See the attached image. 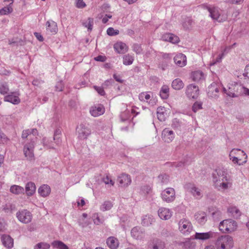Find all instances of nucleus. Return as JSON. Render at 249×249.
<instances>
[{
	"mask_svg": "<svg viewBox=\"0 0 249 249\" xmlns=\"http://www.w3.org/2000/svg\"><path fill=\"white\" fill-rule=\"evenodd\" d=\"M161 196L163 201L171 202L175 199V191L173 188H168L162 192Z\"/></svg>",
	"mask_w": 249,
	"mask_h": 249,
	"instance_id": "nucleus-10",
	"label": "nucleus"
},
{
	"mask_svg": "<svg viewBox=\"0 0 249 249\" xmlns=\"http://www.w3.org/2000/svg\"><path fill=\"white\" fill-rule=\"evenodd\" d=\"M157 114L158 119L160 121H164L166 118V114L165 113V108L160 107L157 109Z\"/></svg>",
	"mask_w": 249,
	"mask_h": 249,
	"instance_id": "nucleus-38",
	"label": "nucleus"
},
{
	"mask_svg": "<svg viewBox=\"0 0 249 249\" xmlns=\"http://www.w3.org/2000/svg\"><path fill=\"white\" fill-rule=\"evenodd\" d=\"M229 158L234 163L241 165L247 162L248 156L243 150L234 148L231 151Z\"/></svg>",
	"mask_w": 249,
	"mask_h": 249,
	"instance_id": "nucleus-5",
	"label": "nucleus"
},
{
	"mask_svg": "<svg viewBox=\"0 0 249 249\" xmlns=\"http://www.w3.org/2000/svg\"><path fill=\"white\" fill-rule=\"evenodd\" d=\"M38 192L41 196L46 197L50 194L51 188L48 185L44 184L39 188Z\"/></svg>",
	"mask_w": 249,
	"mask_h": 249,
	"instance_id": "nucleus-30",
	"label": "nucleus"
},
{
	"mask_svg": "<svg viewBox=\"0 0 249 249\" xmlns=\"http://www.w3.org/2000/svg\"><path fill=\"white\" fill-rule=\"evenodd\" d=\"M118 181L122 186H127L130 184L131 178L129 175L126 174H122L119 176Z\"/></svg>",
	"mask_w": 249,
	"mask_h": 249,
	"instance_id": "nucleus-21",
	"label": "nucleus"
},
{
	"mask_svg": "<svg viewBox=\"0 0 249 249\" xmlns=\"http://www.w3.org/2000/svg\"><path fill=\"white\" fill-rule=\"evenodd\" d=\"M86 6L83 0H77L76 7L78 8H83Z\"/></svg>",
	"mask_w": 249,
	"mask_h": 249,
	"instance_id": "nucleus-59",
	"label": "nucleus"
},
{
	"mask_svg": "<svg viewBox=\"0 0 249 249\" xmlns=\"http://www.w3.org/2000/svg\"><path fill=\"white\" fill-rule=\"evenodd\" d=\"M244 75L249 78V64L245 68Z\"/></svg>",
	"mask_w": 249,
	"mask_h": 249,
	"instance_id": "nucleus-63",
	"label": "nucleus"
},
{
	"mask_svg": "<svg viewBox=\"0 0 249 249\" xmlns=\"http://www.w3.org/2000/svg\"><path fill=\"white\" fill-rule=\"evenodd\" d=\"M9 91L8 85L6 83H2L0 85V93L1 94L4 95L6 94Z\"/></svg>",
	"mask_w": 249,
	"mask_h": 249,
	"instance_id": "nucleus-47",
	"label": "nucleus"
},
{
	"mask_svg": "<svg viewBox=\"0 0 249 249\" xmlns=\"http://www.w3.org/2000/svg\"><path fill=\"white\" fill-rule=\"evenodd\" d=\"M107 34L108 35L110 36H113L115 35H118L119 33V31L118 30H114L113 28L110 27L107 30Z\"/></svg>",
	"mask_w": 249,
	"mask_h": 249,
	"instance_id": "nucleus-55",
	"label": "nucleus"
},
{
	"mask_svg": "<svg viewBox=\"0 0 249 249\" xmlns=\"http://www.w3.org/2000/svg\"><path fill=\"white\" fill-rule=\"evenodd\" d=\"M104 112L105 108L101 104L92 106L90 108V113L92 116L95 117L103 114Z\"/></svg>",
	"mask_w": 249,
	"mask_h": 249,
	"instance_id": "nucleus-16",
	"label": "nucleus"
},
{
	"mask_svg": "<svg viewBox=\"0 0 249 249\" xmlns=\"http://www.w3.org/2000/svg\"><path fill=\"white\" fill-rule=\"evenodd\" d=\"M120 118L122 122H124L125 121L128 120L129 118V111L126 110L122 113L120 115Z\"/></svg>",
	"mask_w": 249,
	"mask_h": 249,
	"instance_id": "nucleus-54",
	"label": "nucleus"
},
{
	"mask_svg": "<svg viewBox=\"0 0 249 249\" xmlns=\"http://www.w3.org/2000/svg\"><path fill=\"white\" fill-rule=\"evenodd\" d=\"M8 141V139L3 133L0 134V144L5 143Z\"/></svg>",
	"mask_w": 249,
	"mask_h": 249,
	"instance_id": "nucleus-60",
	"label": "nucleus"
},
{
	"mask_svg": "<svg viewBox=\"0 0 249 249\" xmlns=\"http://www.w3.org/2000/svg\"><path fill=\"white\" fill-rule=\"evenodd\" d=\"M191 77L193 81L198 82L204 79V75L202 71H197L192 72Z\"/></svg>",
	"mask_w": 249,
	"mask_h": 249,
	"instance_id": "nucleus-35",
	"label": "nucleus"
},
{
	"mask_svg": "<svg viewBox=\"0 0 249 249\" xmlns=\"http://www.w3.org/2000/svg\"><path fill=\"white\" fill-rule=\"evenodd\" d=\"M133 50L137 53L140 54L142 51L141 46L140 44H134L133 45Z\"/></svg>",
	"mask_w": 249,
	"mask_h": 249,
	"instance_id": "nucleus-56",
	"label": "nucleus"
},
{
	"mask_svg": "<svg viewBox=\"0 0 249 249\" xmlns=\"http://www.w3.org/2000/svg\"><path fill=\"white\" fill-rule=\"evenodd\" d=\"M4 2H10V4L7 6H5L4 7L1 9V11L2 12V14L7 15L9 13H11L13 11V8L12 7L11 5L13 2V0H4Z\"/></svg>",
	"mask_w": 249,
	"mask_h": 249,
	"instance_id": "nucleus-37",
	"label": "nucleus"
},
{
	"mask_svg": "<svg viewBox=\"0 0 249 249\" xmlns=\"http://www.w3.org/2000/svg\"><path fill=\"white\" fill-rule=\"evenodd\" d=\"M107 246L111 249H116L119 245L118 240L114 237H110L107 240Z\"/></svg>",
	"mask_w": 249,
	"mask_h": 249,
	"instance_id": "nucleus-32",
	"label": "nucleus"
},
{
	"mask_svg": "<svg viewBox=\"0 0 249 249\" xmlns=\"http://www.w3.org/2000/svg\"><path fill=\"white\" fill-rule=\"evenodd\" d=\"M134 60L133 57L128 54L123 57V64L125 65H129L132 64Z\"/></svg>",
	"mask_w": 249,
	"mask_h": 249,
	"instance_id": "nucleus-46",
	"label": "nucleus"
},
{
	"mask_svg": "<svg viewBox=\"0 0 249 249\" xmlns=\"http://www.w3.org/2000/svg\"><path fill=\"white\" fill-rule=\"evenodd\" d=\"M180 126L179 122L177 119H175L173 121L172 126L173 128H177Z\"/></svg>",
	"mask_w": 249,
	"mask_h": 249,
	"instance_id": "nucleus-61",
	"label": "nucleus"
},
{
	"mask_svg": "<svg viewBox=\"0 0 249 249\" xmlns=\"http://www.w3.org/2000/svg\"><path fill=\"white\" fill-rule=\"evenodd\" d=\"M194 24V22L193 19L191 18L187 17L184 19L182 26L184 29L188 30L191 28Z\"/></svg>",
	"mask_w": 249,
	"mask_h": 249,
	"instance_id": "nucleus-41",
	"label": "nucleus"
},
{
	"mask_svg": "<svg viewBox=\"0 0 249 249\" xmlns=\"http://www.w3.org/2000/svg\"><path fill=\"white\" fill-rule=\"evenodd\" d=\"M113 204L109 201H106L100 207V210L102 211H108L111 209Z\"/></svg>",
	"mask_w": 249,
	"mask_h": 249,
	"instance_id": "nucleus-44",
	"label": "nucleus"
},
{
	"mask_svg": "<svg viewBox=\"0 0 249 249\" xmlns=\"http://www.w3.org/2000/svg\"><path fill=\"white\" fill-rule=\"evenodd\" d=\"M228 212L231 216L238 218L241 215L239 210L235 207H231L228 208Z\"/></svg>",
	"mask_w": 249,
	"mask_h": 249,
	"instance_id": "nucleus-33",
	"label": "nucleus"
},
{
	"mask_svg": "<svg viewBox=\"0 0 249 249\" xmlns=\"http://www.w3.org/2000/svg\"><path fill=\"white\" fill-rule=\"evenodd\" d=\"M187 191L190 193L196 198H200L202 196V191L196 187L194 184L187 183L185 185Z\"/></svg>",
	"mask_w": 249,
	"mask_h": 249,
	"instance_id": "nucleus-12",
	"label": "nucleus"
},
{
	"mask_svg": "<svg viewBox=\"0 0 249 249\" xmlns=\"http://www.w3.org/2000/svg\"><path fill=\"white\" fill-rule=\"evenodd\" d=\"M93 222L95 224L98 225L104 222L103 218H100L98 213H94L92 216Z\"/></svg>",
	"mask_w": 249,
	"mask_h": 249,
	"instance_id": "nucleus-48",
	"label": "nucleus"
},
{
	"mask_svg": "<svg viewBox=\"0 0 249 249\" xmlns=\"http://www.w3.org/2000/svg\"><path fill=\"white\" fill-rule=\"evenodd\" d=\"M158 215L162 220H168L172 216V212L169 209L160 208L158 210Z\"/></svg>",
	"mask_w": 249,
	"mask_h": 249,
	"instance_id": "nucleus-20",
	"label": "nucleus"
},
{
	"mask_svg": "<svg viewBox=\"0 0 249 249\" xmlns=\"http://www.w3.org/2000/svg\"><path fill=\"white\" fill-rule=\"evenodd\" d=\"M19 95L18 92H12L4 97V101L10 102L14 105H18L20 102Z\"/></svg>",
	"mask_w": 249,
	"mask_h": 249,
	"instance_id": "nucleus-17",
	"label": "nucleus"
},
{
	"mask_svg": "<svg viewBox=\"0 0 249 249\" xmlns=\"http://www.w3.org/2000/svg\"><path fill=\"white\" fill-rule=\"evenodd\" d=\"M227 87V89L223 88V91L228 96L232 98L237 97L239 95L244 94L247 89L242 85L235 82L229 84Z\"/></svg>",
	"mask_w": 249,
	"mask_h": 249,
	"instance_id": "nucleus-3",
	"label": "nucleus"
},
{
	"mask_svg": "<svg viewBox=\"0 0 249 249\" xmlns=\"http://www.w3.org/2000/svg\"><path fill=\"white\" fill-rule=\"evenodd\" d=\"M161 39L163 41H168L173 44L177 43L179 42L178 36L171 33L163 34L161 36Z\"/></svg>",
	"mask_w": 249,
	"mask_h": 249,
	"instance_id": "nucleus-22",
	"label": "nucleus"
},
{
	"mask_svg": "<svg viewBox=\"0 0 249 249\" xmlns=\"http://www.w3.org/2000/svg\"><path fill=\"white\" fill-rule=\"evenodd\" d=\"M233 246L232 238L229 235L219 237L215 243L216 249H231Z\"/></svg>",
	"mask_w": 249,
	"mask_h": 249,
	"instance_id": "nucleus-6",
	"label": "nucleus"
},
{
	"mask_svg": "<svg viewBox=\"0 0 249 249\" xmlns=\"http://www.w3.org/2000/svg\"><path fill=\"white\" fill-rule=\"evenodd\" d=\"M10 192L13 194H15L16 195H19L23 194L24 192V189L22 187L16 185H14L11 187Z\"/></svg>",
	"mask_w": 249,
	"mask_h": 249,
	"instance_id": "nucleus-42",
	"label": "nucleus"
},
{
	"mask_svg": "<svg viewBox=\"0 0 249 249\" xmlns=\"http://www.w3.org/2000/svg\"><path fill=\"white\" fill-rule=\"evenodd\" d=\"M237 228L236 222L231 219L223 220L220 222L219 229L223 232H231Z\"/></svg>",
	"mask_w": 249,
	"mask_h": 249,
	"instance_id": "nucleus-7",
	"label": "nucleus"
},
{
	"mask_svg": "<svg viewBox=\"0 0 249 249\" xmlns=\"http://www.w3.org/2000/svg\"><path fill=\"white\" fill-rule=\"evenodd\" d=\"M131 234L136 239H142L144 236V231L141 227H135L131 230Z\"/></svg>",
	"mask_w": 249,
	"mask_h": 249,
	"instance_id": "nucleus-18",
	"label": "nucleus"
},
{
	"mask_svg": "<svg viewBox=\"0 0 249 249\" xmlns=\"http://www.w3.org/2000/svg\"><path fill=\"white\" fill-rule=\"evenodd\" d=\"M175 63L179 67H184L186 65V56L183 53L177 54L174 58Z\"/></svg>",
	"mask_w": 249,
	"mask_h": 249,
	"instance_id": "nucleus-19",
	"label": "nucleus"
},
{
	"mask_svg": "<svg viewBox=\"0 0 249 249\" xmlns=\"http://www.w3.org/2000/svg\"><path fill=\"white\" fill-rule=\"evenodd\" d=\"M203 9L207 10L210 16L214 20L218 22H223L227 19V16L223 14V11L216 7L202 4L200 6Z\"/></svg>",
	"mask_w": 249,
	"mask_h": 249,
	"instance_id": "nucleus-4",
	"label": "nucleus"
},
{
	"mask_svg": "<svg viewBox=\"0 0 249 249\" xmlns=\"http://www.w3.org/2000/svg\"><path fill=\"white\" fill-rule=\"evenodd\" d=\"M61 131L59 129H57L54 133L53 140L55 141V142L57 144H58L60 142V141L59 140V136L61 134Z\"/></svg>",
	"mask_w": 249,
	"mask_h": 249,
	"instance_id": "nucleus-53",
	"label": "nucleus"
},
{
	"mask_svg": "<svg viewBox=\"0 0 249 249\" xmlns=\"http://www.w3.org/2000/svg\"><path fill=\"white\" fill-rule=\"evenodd\" d=\"M78 138L80 140L87 139L91 134V130L84 124H80L76 128Z\"/></svg>",
	"mask_w": 249,
	"mask_h": 249,
	"instance_id": "nucleus-8",
	"label": "nucleus"
},
{
	"mask_svg": "<svg viewBox=\"0 0 249 249\" xmlns=\"http://www.w3.org/2000/svg\"><path fill=\"white\" fill-rule=\"evenodd\" d=\"M17 217L20 222L26 224L31 221L32 215L27 210H22L17 213Z\"/></svg>",
	"mask_w": 249,
	"mask_h": 249,
	"instance_id": "nucleus-9",
	"label": "nucleus"
},
{
	"mask_svg": "<svg viewBox=\"0 0 249 249\" xmlns=\"http://www.w3.org/2000/svg\"><path fill=\"white\" fill-rule=\"evenodd\" d=\"M46 30L52 34H55L58 30L57 25L55 22L53 20H49L46 22Z\"/></svg>",
	"mask_w": 249,
	"mask_h": 249,
	"instance_id": "nucleus-28",
	"label": "nucleus"
},
{
	"mask_svg": "<svg viewBox=\"0 0 249 249\" xmlns=\"http://www.w3.org/2000/svg\"><path fill=\"white\" fill-rule=\"evenodd\" d=\"M94 89L100 95L103 96L105 94V90L103 88L100 87L94 86Z\"/></svg>",
	"mask_w": 249,
	"mask_h": 249,
	"instance_id": "nucleus-58",
	"label": "nucleus"
},
{
	"mask_svg": "<svg viewBox=\"0 0 249 249\" xmlns=\"http://www.w3.org/2000/svg\"><path fill=\"white\" fill-rule=\"evenodd\" d=\"M212 178L214 187L219 191H224L232 187V179L222 169L215 170L212 174Z\"/></svg>",
	"mask_w": 249,
	"mask_h": 249,
	"instance_id": "nucleus-2",
	"label": "nucleus"
},
{
	"mask_svg": "<svg viewBox=\"0 0 249 249\" xmlns=\"http://www.w3.org/2000/svg\"><path fill=\"white\" fill-rule=\"evenodd\" d=\"M50 248L49 244L46 242H40L34 246V249H49Z\"/></svg>",
	"mask_w": 249,
	"mask_h": 249,
	"instance_id": "nucleus-45",
	"label": "nucleus"
},
{
	"mask_svg": "<svg viewBox=\"0 0 249 249\" xmlns=\"http://www.w3.org/2000/svg\"><path fill=\"white\" fill-rule=\"evenodd\" d=\"M178 226L179 231L184 234H189L192 230L191 223L186 219H181L178 223Z\"/></svg>",
	"mask_w": 249,
	"mask_h": 249,
	"instance_id": "nucleus-11",
	"label": "nucleus"
},
{
	"mask_svg": "<svg viewBox=\"0 0 249 249\" xmlns=\"http://www.w3.org/2000/svg\"><path fill=\"white\" fill-rule=\"evenodd\" d=\"M114 49L119 53H124L127 51L128 48L124 43L118 42L114 45Z\"/></svg>",
	"mask_w": 249,
	"mask_h": 249,
	"instance_id": "nucleus-26",
	"label": "nucleus"
},
{
	"mask_svg": "<svg viewBox=\"0 0 249 249\" xmlns=\"http://www.w3.org/2000/svg\"><path fill=\"white\" fill-rule=\"evenodd\" d=\"M37 130L36 129H26L22 131L21 138L23 140L26 139L24 142L23 152L25 157L28 160L34 159V148L37 141Z\"/></svg>",
	"mask_w": 249,
	"mask_h": 249,
	"instance_id": "nucleus-1",
	"label": "nucleus"
},
{
	"mask_svg": "<svg viewBox=\"0 0 249 249\" xmlns=\"http://www.w3.org/2000/svg\"><path fill=\"white\" fill-rule=\"evenodd\" d=\"M103 181L104 182H105V183H106V184H111V185H114V182L108 176H107L106 177H104L103 178Z\"/></svg>",
	"mask_w": 249,
	"mask_h": 249,
	"instance_id": "nucleus-57",
	"label": "nucleus"
},
{
	"mask_svg": "<svg viewBox=\"0 0 249 249\" xmlns=\"http://www.w3.org/2000/svg\"><path fill=\"white\" fill-rule=\"evenodd\" d=\"M186 94L190 99H196L199 95L198 87L194 84H190L187 86Z\"/></svg>",
	"mask_w": 249,
	"mask_h": 249,
	"instance_id": "nucleus-13",
	"label": "nucleus"
},
{
	"mask_svg": "<svg viewBox=\"0 0 249 249\" xmlns=\"http://www.w3.org/2000/svg\"><path fill=\"white\" fill-rule=\"evenodd\" d=\"M52 245L54 248L58 249H69L68 246L63 242L60 241H54L53 242Z\"/></svg>",
	"mask_w": 249,
	"mask_h": 249,
	"instance_id": "nucleus-43",
	"label": "nucleus"
},
{
	"mask_svg": "<svg viewBox=\"0 0 249 249\" xmlns=\"http://www.w3.org/2000/svg\"><path fill=\"white\" fill-rule=\"evenodd\" d=\"M155 222L154 218L152 216L146 215L142 219V224L143 226H148Z\"/></svg>",
	"mask_w": 249,
	"mask_h": 249,
	"instance_id": "nucleus-34",
	"label": "nucleus"
},
{
	"mask_svg": "<svg viewBox=\"0 0 249 249\" xmlns=\"http://www.w3.org/2000/svg\"><path fill=\"white\" fill-rule=\"evenodd\" d=\"M164 248V243L160 240H157L152 246V249H163Z\"/></svg>",
	"mask_w": 249,
	"mask_h": 249,
	"instance_id": "nucleus-50",
	"label": "nucleus"
},
{
	"mask_svg": "<svg viewBox=\"0 0 249 249\" xmlns=\"http://www.w3.org/2000/svg\"><path fill=\"white\" fill-rule=\"evenodd\" d=\"M196 221L200 225H204L207 220L206 214L203 212H199L195 215Z\"/></svg>",
	"mask_w": 249,
	"mask_h": 249,
	"instance_id": "nucleus-29",
	"label": "nucleus"
},
{
	"mask_svg": "<svg viewBox=\"0 0 249 249\" xmlns=\"http://www.w3.org/2000/svg\"><path fill=\"white\" fill-rule=\"evenodd\" d=\"M36 188L35 183L32 182H28L25 186L26 194L29 196L33 195L36 191Z\"/></svg>",
	"mask_w": 249,
	"mask_h": 249,
	"instance_id": "nucleus-31",
	"label": "nucleus"
},
{
	"mask_svg": "<svg viewBox=\"0 0 249 249\" xmlns=\"http://www.w3.org/2000/svg\"><path fill=\"white\" fill-rule=\"evenodd\" d=\"M215 233L213 231H209L207 232H196L195 235V238L196 239L201 240H206L210 238H213L214 236Z\"/></svg>",
	"mask_w": 249,
	"mask_h": 249,
	"instance_id": "nucleus-23",
	"label": "nucleus"
},
{
	"mask_svg": "<svg viewBox=\"0 0 249 249\" xmlns=\"http://www.w3.org/2000/svg\"><path fill=\"white\" fill-rule=\"evenodd\" d=\"M78 223L79 226L83 228L89 226L90 224V222L87 219H79Z\"/></svg>",
	"mask_w": 249,
	"mask_h": 249,
	"instance_id": "nucleus-52",
	"label": "nucleus"
},
{
	"mask_svg": "<svg viewBox=\"0 0 249 249\" xmlns=\"http://www.w3.org/2000/svg\"><path fill=\"white\" fill-rule=\"evenodd\" d=\"M209 213L214 220H218L222 214L221 211L216 208H210Z\"/></svg>",
	"mask_w": 249,
	"mask_h": 249,
	"instance_id": "nucleus-36",
	"label": "nucleus"
},
{
	"mask_svg": "<svg viewBox=\"0 0 249 249\" xmlns=\"http://www.w3.org/2000/svg\"><path fill=\"white\" fill-rule=\"evenodd\" d=\"M151 95L147 92H141L139 95V99L140 101L148 103L151 106H154L156 104V101L154 99H150Z\"/></svg>",
	"mask_w": 249,
	"mask_h": 249,
	"instance_id": "nucleus-24",
	"label": "nucleus"
},
{
	"mask_svg": "<svg viewBox=\"0 0 249 249\" xmlns=\"http://www.w3.org/2000/svg\"><path fill=\"white\" fill-rule=\"evenodd\" d=\"M158 179L163 184H166L169 181V176L166 174L160 175Z\"/></svg>",
	"mask_w": 249,
	"mask_h": 249,
	"instance_id": "nucleus-49",
	"label": "nucleus"
},
{
	"mask_svg": "<svg viewBox=\"0 0 249 249\" xmlns=\"http://www.w3.org/2000/svg\"><path fill=\"white\" fill-rule=\"evenodd\" d=\"M175 138V134L172 130L168 128L164 129L162 132V138L163 140L167 143L171 142Z\"/></svg>",
	"mask_w": 249,
	"mask_h": 249,
	"instance_id": "nucleus-15",
	"label": "nucleus"
},
{
	"mask_svg": "<svg viewBox=\"0 0 249 249\" xmlns=\"http://www.w3.org/2000/svg\"><path fill=\"white\" fill-rule=\"evenodd\" d=\"M160 95L163 99H166L169 95V89L166 85H163L160 90Z\"/></svg>",
	"mask_w": 249,
	"mask_h": 249,
	"instance_id": "nucleus-39",
	"label": "nucleus"
},
{
	"mask_svg": "<svg viewBox=\"0 0 249 249\" xmlns=\"http://www.w3.org/2000/svg\"><path fill=\"white\" fill-rule=\"evenodd\" d=\"M94 59L97 61L104 62L106 60V57L102 55H99L95 57Z\"/></svg>",
	"mask_w": 249,
	"mask_h": 249,
	"instance_id": "nucleus-62",
	"label": "nucleus"
},
{
	"mask_svg": "<svg viewBox=\"0 0 249 249\" xmlns=\"http://www.w3.org/2000/svg\"><path fill=\"white\" fill-rule=\"evenodd\" d=\"M34 35L36 38L40 41H42L43 40V36L40 35V34L38 33L35 32Z\"/></svg>",
	"mask_w": 249,
	"mask_h": 249,
	"instance_id": "nucleus-64",
	"label": "nucleus"
},
{
	"mask_svg": "<svg viewBox=\"0 0 249 249\" xmlns=\"http://www.w3.org/2000/svg\"><path fill=\"white\" fill-rule=\"evenodd\" d=\"M202 103L199 102H196L192 107L193 111L194 112H197L198 110L202 108Z\"/></svg>",
	"mask_w": 249,
	"mask_h": 249,
	"instance_id": "nucleus-51",
	"label": "nucleus"
},
{
	"mask_svg": "<svg viewBox=\"0 0 249 249\" xmlns=\"http://www.w3.org/2000/svg\"><path fill=\"white\" fill-rule=\"evenodd\" d=\"M220 87V85L215 82L212 83L208 88V96L211 98H217L219 96Z\"/></svg>",
	"mask_w": 249,
	"mask_h": 249,
	"instance_id": "nucleus-14",
	"label": "nucleus"
},
{
	"mask_svg": "<svg viewBox=\"0 0 249 249\" xmlns=\"http://www.w3.org/2000/svg\"><path fill=\"white\" fill-rule=\"evenodd\" d=\"M2 244L7 248L11 249L13 247V239L8 235H3L1 237Z\"/></svg>",
	"mask_w": 249,
	"mask_h": 249,
	"instance_id": "nucleus-25",
	"label": "nucleus"
},
{
	"mask_svg": "<svg viewBox=\"0 0 249 249\" xmlns=\"http://www.w3.org/2000/svg\"><path fill=\"white\" fill-rule=\"evenodd\" d=\"M172 87L175 89L179 90L183 88L184 84L181 80L177 78L172 82Z\"/></svg>",
	"mask_w": 249,
	"mask_h": 249,
	"instance_id": "nucleus-40",
	"label": "nucleus"
},
{
	"mask_svg": "<svg viewBox=\"0 0 249 249\" xmlns=\"http://www.w3.org/2000/svg\"><path fill=\"white\" fill-rule=\"evenodd\" d=\"M81 24L83 27L87 28L88 31L90 32L93 29L94 24V19L92 18H88L81 21Z\"/></svg>",
	"mask_w": 249,
	"mask_h": 249,
	"instance_id": "nucleus-27",
	"label": "nucleus"
}]
</instances>
